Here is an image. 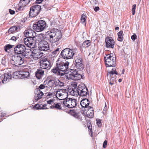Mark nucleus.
Instances as JSON below:
<instances>
[{"label": "nucleus", "mask_w": 149, "mask_h": 149, "mask_svg": "<svg viewBox=\"0 0 149 149\" xmlns=\"http://www.w3.org/2000/svg\"><path fill=\"white\" fill-rule=\"evenodd\" d=\"M77 85L76 82L72 84V89L69 91L71 95L75 96L79 95L84 97L89 95L88 89L84 84H80L78 86Z\"/></svg>", "instance_id": "1"}, {"label": "nucleus", "mask_w": 149, "mask_h": 149, "mask_svg": "<svg viewBox=\"0 0 149 149\" xmlns=\"http://www.w3.org/2000/svg\"><path fill=\"white\" fill-rule=\"evenodd\" d=\"M104 62L107 68H112V70L109 72V74L113 75L114 74H118L116 71V58L113 56V54H110L106 55L104 57Z\"/></svg>", "instance_id": "2"}, {"label": "nucleus", "mask_w": 149, "mask_h": 149, "mask_svg": "<svg viewBox=\"0 0 149 149\" xmlns=\"http://www.w3.org/2000/svg\"><path fill=\"white\" fill-rule=\"evenodd\" d=\"M69 64L68 62L65 63L62 61L58 62L56 63V66L52 70V72L61 76H64L66 74L69 72Z\"/></svg>", "instance_id": "3"}, {"label": "nucleus", "mask_w": 149, "mask_h": 149, "mask_svg": "<svg viewBox=\"0 0 149 149\" xmlns=\"http://www.w3.org/2000/svg\"><path fill=\"white\" fill-rule=\"evenodd\" d=\"M46 34L48 40L52 43L58 41L62 36L61 31L55 28L47 32Z\"/></svg>", "instance_id": "4"}, {"label": "nucleus", "mask_w": 149, "mask_h": 149, "mask_svg": "<svg viewBox=\"0 0 149 149\" xmlns=\"http://www.w3.org/2000/svg\"><path fill=\"white\" fill-rule=\"evenodd\" d=\"M76 48H66L61 52L60 55L65 60H69L72 58L74 55L77 52Z\"/></svg>", "instance_id": "5"}, {"label": "nucleus", "mask_w": 149, "mask_h": 149, "mask_svg": "<svg viewBox=\"0 0 149 149\" xmlns=\"http://www.w3.org/2000/svg\"><path fill=\"white\" fill-rule=\"evenodd\" d=\"M70 70V73L68 72L65 75L67 79L76 80H79L82 78L81 74L76 69H71Z\"/></svg>", "instance_id": "6"}, {"label": "nucleus", "mask_w": 149, "mask_h": 149, "mask_svg": "<svg viewBox=\"0 0 149 149\" xmlns=\"http://www.w3.org/2000/svg\"><path fill=\"white\" fill-rule=\"evenodd\" d=\"M47 27L45 22L42 20H39L33 26V29L37 32L42 31Z\"/></svg>", "instance_id": "7"}, {"label": "nucleus", "mask_w": 149, "mask_h": 149, "mask_svg": "<svg viewBox=\"0 0 149 149\" xmlns=\"http://www.w3.org/2000/svg\"><path fill=\"white\" fill-rule=\"evenodd\" d=\"M77 100L76 99L70 98H66L63 101V106L68 108H73L77 105Z\"/></svg>", "instance_id": "8"}, {"label": "nucleus", "mask_w": 149, "mask_h": 149, "mask_svg": "<svg viewBox=\"0 0 149 149\" xmlns=\"http://www.w3.org/2000/svg\"><path fill=\"white\" fill-rule=\"evenodd\" d=\"M24 58L21 55L18 54L15 56L14 58L10 61V63L13 65L18 66L22 64L24 62Z\"/></svg>", "instance_id": "9"}, {"label": "nucleus", "mask_w": 149, "mask_h": 149, "mask_svg": "<svg viewBox=\"0 0 149 149\" xmlns=\"http://www.w3.org/2000/svg\"><path fill=\"white\" fill-rule=\"evenodd\" d=\"M74 60L77 68L80 71L82 70L84 68V65L82 58L80 56H78L75 57Z\"/></svg>", "instance_id": "10"}, {"label": "nucleus", "mask_w": 149, "mask_h": 149, "mask_svg": "<svg viewBox=\"0 0 149 149\" xmlns=\"http://www.w3.org/2000/svg\"><path fill=\"white\" fill-rule=\"evenodd\" d=\"M25 44L28 47L34 48L36 44V38L34 36L33 37L26 38L24 39Z\"/></svg>", "instance_id": "11"}, {"label": "nucleus", "mask_w": 149, "mask_h": 149, "mask_svg": "<svg viewBox=\"0 0 149 149\" xmlns=\"http://www.w3.org/2000/svg\"><path fill=\"white\" fill-rule=\"evenodd\" d=\"M41 9V6L39 5L32 6L30 8L29 16L31 17H34L37 16L40 12Z\"/></svg>", "instance_id": "12"}, {"label": "nucleus", "mask_w": 149, "mask_h": 149, "mask_svg": "<svg viewBox=\"0 0 149 149\" xmlns=\"http://www.w3.org/2000/svg\"><path fill=\"white\" fill-rule=\"evenodd\" d=\"M25 46L22 44H19L16 45L14 48V51L15 53L17 54L22 55L24 51L25 50Z\"/></svg>", "instance_id": "13"}, {"label": "nucleus", "mask_w": 149, "mask_h": 149, "mask_svg": "<svg viewBox=\"0 0 149 149\" xmlns=\"http://www.w3.org/2000/svg\"><path fill=\"white\" fill-rule=\"evenodd\" d=\"M40 67L41 69H49L51 67L50 63L46 58L42 59L40 62Z\"/></svg>", "instance_id": "14"}, {"label": "nucleus", "mask_w": 149, "mask_h": 149, "mask_svg": "<svg viewBox=\"0 0 149 149\" xmlns=\"http://www.w3.org/2000/svg\"><path fill=\"white\" fill-rule=\"evenodd\" d=\"M39 47L41 51H47L49 50V47L47 42L44 40H41L39 42Z\"/></svg>", "instance_id": "15"}, {"label": "nucleus", "mask_w": 149, "mask_h": 149, "mask_svg": "<svg viewBox=\"0 0 149 149\" xmlns=\"http://www.w3.org/2000/svg\"><path fill=\"white\" fill-rule=\"evenodd\" d=\"M105 41L106 47L113 48L115 45V42L112 37H108L106 38Z\"/></svg>", "instance_id": "16"}, {"label": "nucleus", "mask_w": 149, "mask_h": 149, "mask_svg": "<svg viewBox=\"0 0 149 149\" xmlns=\"http://www.w3.org/2000/svg\"><path fill=\"white\" fill-rule=\"evenodd\" d=\"M63 92L65 94V98H66L68 97V91L66 89H59L57 91H56V97L57 98H58V96L59 97H61L62 99H60V100H63V101L64 100L65 97H63Z\"/></svg>", "instance_id": "17"}, {"label": "nucleus", "mask_w": 149, "mask_h": 149, "mask_svg": "<svg viewBox=\"0 0 149 149\" xmlns=\"http://www.w3.org/2000/svg\"><path fill=\"white\" fill-rule=\"evenodd\" d=\"M19 74L18 77L21 79H29L30 77V73L28 71H25L24 70H21L19 71Z\"/></svg>", "instance_id": "18"}, {"label": "nucleus", "mask_w": 149, "mask_h": 149, "mask_svg": "<svg viewBox=\"0 0 149 149\" xmlns=\"http://www.w3.org/2000/svg\"><path fill=\"white\" fill-rule=\"evenodd\" d=\"M35 93V100H33V102H35V101H37L41 99L44 94L43 93L39 88L36 89Z\"/></svg>", "instance_id": "19"}, {"label": "nucleus", "mask_w": 149, "mask_h": 149, "mask_svg": "<svg viewBox=\"0 0 149 149\" xmlns=\"http://www.w3.org/2000/svg\"><path fill=\"white\" fill-rule=\"evenodd\" d=\"M90 102L88 99H83L81 101L80 104L82 108H84L85 111H87V109H88L89 108L91 107L89 106Z\"/></svg>", "instance_id": "20"}, {"label": "nucleus", "mask_w": 149, "mask_h": 149, "mask_svg": "<svg viewBox=\"0 0 149 149\" xmlns=\"http://www.w3.org/2000/svg\"><path fill=\"white\" fill-rule=\"evenodd\" d=\"M1 78H3L2 80L3 83H6L8 82L11 78L12 75L10 73H6L0 77Z\"/></svg>", "instance_id": "21"}, {"label": "nucleus", "mask_w": 149, "mask_h": 149, "mask_svg": "<svg viewBox=\"0 0 149 149\" xmlns=\"http://www.w3.org/2000/svg\"><path fill=\"white\" fill-rule=\"evenodd\" d=\"M84 113H86L87 117L89 118H92L94 116L93 109L92 107H91L88 109H87L86 111L84 110Z\"/></svg>", "instance_id": "22"}, {"label": "nucleus", "mask_w": 149, "mask_h": 149, "mask_svg": "<svg viewBox=\"0 0 149 149\" xmlns=\"http://www.w3.org/2000/svg\"><path fill=\"white\" fill-rule=\"evenodd\" d=\"M41 68L38 69L35 72L36 76L38 79H40L44 74V71Z\"/></svg>", "instance_id": "23"}, {"label": "nucleus", "mask_w": 149, "mask_h": 149, "mask_svg": "<svg viewBox=\"0 0 149 149\" xmlns=\"http://www.w3.org/2000/svg\"><path fill=\"white\" fill-rule=\"evenodd\" d=\"M24 53L21 55L24 58H25L29 57L32 56V52L30 49H26L24 52Z\"/></svg>", "instance_id": "24"}, {"label": "nucleus", "mask_w": 149, "mask_h": 149, "mask_svg": "<svg viewBox=\"0 0 149 149\" xmlns=\"http://www.w3.org/2000/svg\"><path fill=\"white\" fill-rule=\"evenodd\" d=\"M40 52L39 50L34 49L32 52V56L35 58H39L41 56Z\"/></svg>", "instance_id": "25"}, {"label": "nucleus", "mask_w": 149, "mask_h": 149, "mask_svg": "<svg viewBox=\"0 0 149 149\" xmlns=\"http://www.w3.org/2000/svg\"><path fill=\"white\" fill-rule=\"evenodd\" d=\"M35 32L32 30H27L24 32V35L26 38L33 37V33Z\"/></svg>", "instance_id": "26"}, {"label": "nucleus", "mask_w": 149, "mask_h": 149, "mask_svg": "<svg viewBox=\"0 0 149 149\" xmlns=\"http://www.w3.org/2000/svg\"><path fill=\"white\" fill-rule=\"evenodd\" d=\"M46 82V83H47V85L48 86V88L49 87H52L54 86V85H55V79H50L48 81H45L44 82V83H45Z\"/></svg>", "instance_id": "27"}, {"label": "nucleus", "mask_w": 149, "mask_h": 149, "mask_svg": "<svg viewBox=\"0 0 149 149\" xmlns=\"http://www.w3.org/2000/svg\"><path fill=\"white\" fill-rule=\"evenodd\" d=\"M91 42L89 40H87L84 41L82 45V47L86 48L88 47L91 45Z\"/></svg>", "instance_id": "28"}, {"label": "nucleus", "mask_w": 149, "mask_h": 149, "mask_svg": "<svg viewBox=\"0 0 149 149\" xmlns=\"http://www.w3.org/2000/svg\"><path fill=\"white\" fill-rule=\"evenodd\" d=\"M19 27L15 26H13L10 28L8 30V33L10 34L13 33L14 31H17Z\"/></svg>", "instance_id": "29"}, {"label": "nucleus", "mask_w": 149, "mask_h": 149, "mask_svg": "<svg viewBox=\"0 0 149 149\" xmlns=\"http://www.w3.org/2000/svg\"><path fill=\"white\" fill-rule=\"evenodd\" d=\"M123 31H121L118 32L117 33L118 35V40L120 42H122L123 38Z\"/></svg>", "instance_id": "30"}, {"label": "nucleus", "mask_w": 149, "mask_h": 149, "mask_svg": "<svg viewBox=\"0 0 149 149\" xmlns=\"http://www.w3.org/2000/svg\"><path fill=\"white\" fill-rule=\"evenodd\" d=\"M64 84L63 82L60 81L59 79H55V86H59L61 87L64 86Z\"/></svg>", "instance_id": "31"}, {"label": "nucleus", "mask_w": 149, "mask_h": 149, "mask_svg": "<svg viewBox=\"0 0 149 149\" xmlns=\"http://www.w3.org/2000/svg\"><path fill=\"white\" fill-rule=\"evenodd\" d=\"M71 114L74 116V117L77 119H81L80 116L78 114L76 113L74 111H72V112H71Z\"/></svg>", "instance_id": "32"}, {"label": "nucleus", "mask_w": 149, "mask_h": 149, "mask_svg": "<svg viewBox=\"0 0 149 149\" xmlns=\"http://www.w3.org/2000/svg\"><path fill=\"white\" fill-rule=\"evenodd\" d=\"M110 77L111 78L109 80V84L111 85L114 84L116 82V79L111 75H110Z\"/></svg>", "instance_id": "33"}, {"label": "nucleus", "mask_w": 149, "mask_h": 149, "mask_svg": "<svg viewBox=\"0 0 149 149\" xmlns=\"http://www.w3.org/2000/svg\"><path fill=\"white\" fill-rule=\"evenodd\" d=\"M86 16L85 15L83 14L81 17V21L82 23L86 24Z\"/></svg>", "instance_id": "34"}, {"label": "nucleus", "mask_w": 149, "mask_h": 149, "mask_svg": "<svg viewBox=\"0 0 149 149\" xmlns=\"http://www.w3.org/2000/svg\"><path fill=\"white\" fill-rule=\"evenodd\" d=\"M42 104H36L35 106V107L37 109H47V108H43L42 107Z\"/></svg>", "instance_id": "35"}, {"label": "nucleus", "mask_w": 149, "mask_h": 149, "mask_svg": "<svg viewBox=\"0 0 149 149\" xmlns=\"http://www.w3.org/2000/svg\"><path fill=\"white\" fill-rule=\"evenodd\" d=\"M13 46V45L10 44L7 45L4 47V50L5 52H7V50L12 48Z\"/></svg>", "instance_id": "36"}, {"label": "nucleus", "mask_w": 149, "mask_h": 149, "mask_svg": "<svg viewBox=\"0 0 149 149\" xmlns=\"http://www.w3.org/2000/svg\"><path fill=\"white\" fill-rule=\"evenodd\" d=\"M50 108L51 109H54V108H56V109H58L60 110L61 109V106L59 105V103H56L54 106H51L50 107Z\"/></svg>", "instance_id": "37"}, {"label": "nucleus", "mask_w": 149, "mask_h": 149, "mask_svg": "<svg viewBox=\"0 0 149 149\" xmlns=\"http://www.w3.org/2000/svg\"><path fill=\"white\" fill-rule=\"evenodd\" d=\"M136 6V4H134L132 6V15H134L135 13V9Z\"/></svg>", "instance_id": "38"}, {"label": "nucleus", "mask_w": 149, "mask_h": 149, "mask_svg": "<svg viewBox=\"0 0 149 149\" xmlns=\"http://www.w3.org/2000/svg\"><path fill=\"white\" fill-rule=\"evenodd\" d=\"M45 87L46 88H48V86H45L44 85L41 84L39 86V89L40 90V89H42L45 88Z\"/></svg>", "instance_id": "39"}, {"label": "nucleus", "mask_w": 149, "mask_h": 149, "mask_svg": "<svg viewBox=\"0 0 149 149\" xmlns=\"http://www.w3.org/2000/svg\"><path fill=\"white\" fill-rule=\"evenodd\" d=\"M136 38L137 36L135 34H134L131 36V38L133 41H134L136 39Z\"/></svg>", "instance_id": "40"}, {"label": "nucleus", "mask_w": 149, "mask_h": 149, "mask_svg": "<svg viewBox=\"0 0 149 149\" xmlns=\"http://www.w3.org/2000/svg\"><path fill=\"white\" fill-rule=\"evenodd\" d=\"M97 124L98 127H101L102 125L101 121L100 119L97 120Z\"/></svg>", "instance_id": "41"}, {"label": "nucleus", "mask_w": 149, "mask_h": 149, "mask_svg": "<svg viewBox=\"0 0 149 149\" xmlns=\"http://www.w3.org/2000/svg\"><path fill=\"white\" fill-rule=\"evenodd\" d=\"M107 140H105L103 142V147L104 148H105L107 147Z\"/></svg>", "instance_id": "42"}, {"label": "nucleus", "mask_w": 149, "mask_h": 149, "mask_svg": "<svg viewBox=\"0 0 149 149\" xmlns=\"http://www.w3.org/2000/svg\"><path fill=\"white\" fill-rule=\"evenodd\" d=\"M45 3H44V4L43 5V6L44 7L46 8L47 7L46 5L48 4L49 0H45Z\"/></svg>", "instance_id": "43"}, {"label": "nucleus", "mask_w": 149, "mask_h": 149, "mask_svg": "<svg viewBox=\"0 0 149 149\" xmlns=\"http://www.w3.org/2000/svg\"><path fill=\"white\" fill-rule=\"evenodd\" d=\"M17 38L15 36H12L10 39L11 40H12L14 41H15L17 40Z\"/></svg>", "instance_id": "44"}, {"label": "nucleus", "mask_w": 149, "mask_h": 149, "mask_svg": "<svg viewBox=\"0 0 149 149\" xmlns=\"http://www.w3.org/2000/svg\"><path fill=\"white\" fill-rule=\"evenodd\" d=\"M9 12L11 15H13L15 14V11L11 9H9Z\"/></svg>", "instance_id": "45"}, {"label": "nucleus", "mask_w": 149, "mask_h": 149, "mask_svg": "<svg viewBox=\"0 0 149 149\" xmlns=\"http://www.w3.org/2000/svg\"><path fill=\"white\" fill-rule=\"evenodd\" d=\"M52 54L54 55V56L57 55L58 53L55 50L54 51L52 52Z\"/></svg>", "instance_id": "46"}, {"label": "nucleus", "mask_w": 149, "mask_h": 149, "mask_svg": "<svg viewBox=\"0 0 149 149\" xmlns=\"http://www.w3.org/2000/svg\"><path fill=\"white\" fill-rule=\"evenodd\" d=\"M107 108V107L106 105V103L105 102V106L104 107V108L103 109V113L104 112L105 113L106 112Z\"/></svg>", "instance_id": "47"}, {"label": "nucleus", "mask_w": 149, "mask_h": 149, "mask_svg": "<svg viewBox=\"0 0 149 149\" xmlns=\"http://www.w3.org/2000/svg\"><path fill=\"white\" fill-rule=\"evenodd\" d=\"M45 1V0H36V3L38 4L40 3L42 1Z\"/></svg>", "instance_id": "48"}, {"label": "nucleus", "mask_w": 149, "mask_h": 149, "mask_svg": "<svg viewBox=\"0 0 149 149\" xmlns=\"http://www.w3.org/2000/svg\"><path fill=\"white\" fill-rule=\"evenodd\" d=\"M100 10V8L98 6L95 7L94 8V10L95 12H97Z\"/></svg>", "instance_id": "49"}, {"label": "nucleus", "mask_w": 149, "mask_h": 149, "mask_svg": "<svg viewBox=\"0 0 149 149\" xmlns=\"http://www.w3.org/2000/svg\"><path fill=\"white\" fill-rule=\"evenodd\" d=\"M53 101V100L51 99L47 101V104H50L52 103V102Z\"/></svg>", "instance_id": "50"}, {"label": "nucleus", "mask_w": 149, "mask_h": 149, "mask_svg": "<svg viewBox=\"0 0 149 149\" xmlns=\"http://www.w3.org/2000/svg\"><path fill=\"white\" fill-rule=\"evenodd\" d=\"M94 3L95 5H97L99 3L98 0H94Z\"/></svg>", "instance_id": "51"}, {"label": "nucleus", "mask_w": 149, "mask_h": 149, "mask_svg": "<svg viewBox=\"0 0 149 149\" xmlns=\"http://www.w3.org/2000/svg\"><path fill=\"white\" fill-rule=\"evenodd\" d=\"M53 95V93L51 92H49L47 96H52Z\"/></svg>", "instance_id": "52"}, {"label": "nucleus", "mask_w": 149, "mask_h": 149, "mask_svg": "<svg viewBox=\"0 0 149 149\" xmlns=\"http://www.w3.org/2000/svg\"><path fill=\"white\" fill-rule=\"evenodd\" d=\"M89 134L92 137L93 135V132L92 130H90V131H89Z\"/></svg>", "instance_id": "53"}, {"label": "nucleus", "mask_w": 149, "mask_h": 149, "mask_svg": "<svg viewBox=\"0 0 149 149\" xmlns=\"http://www.w3.org/2000/svg\"><path fill=\"white\" fill-rule=\"evenodd\" d=\"M59 50V48H57L55 50L58 53Z\"/></svg>", "instance_id": "54"}, {"label": "nucleus", "mask_w": 149, "mask_h": 149, "mask_svg": "<svg viewBox=\"0 0 149 149\" xmlns=\"http://www.w3.org/2000/svg\"><path fill=\"white\" fill-rule=\"evenodd\" d=\"M46 105L45 104H42V107H43V108H45V107H46Z\"/></svg>", "instance_id": "55"}, {"label": "nucleus", "mask_w": 149, "mask_h": 149, "mask_svg": "<svg viewBox=\"0 0 149 149\" xmlns=\"http://www.w3.org/2000/svg\"><path fill=\"white\" fill-rule=\"evenodd\" d=\"M119 29V28L118 26H117L115 28V29L116 30H118Z\"/></svg>", "instance_id": "56"}, {"label": "nucleus", "mask_w": 149, "mask_h": 149, "mask_svg": "<svg viewBox=\"0 0 149 149\" xmlns=\"http://www.w3.org/2000/svg\"><path fill=\"white\" fill-rule=\"evenodd\" d=\"M118 82H121L122 81V79H118Z\"/></svg>", "instance_id": "57"}, {"label": "nucleus", "mask_w": 149, "mask_h": 149, "mask_svg": "<svg viewBox=\"0 0 149 149\" xmlns=\"http://www.w3.org/2000/svg\"><path fill=\"white\" fill-rule=\"evenodd\" d=\"M88 127V129H89L90 130H92L91 127L90 126H89Z\"/></svg>", "instance_id": "58"}, {"label": "nucleus", "mask_w": 149, "mask_h": 149, "mask_svg": "<svg viewBox=\"0 0 149 149\" xmlns=\"http://www.w3.org/2000/svg\"><path fill=\"white\" fill-rule=\"evenodd\" d=\"M81 76H82V78H81L80 79H81V78H82V79H83V78H83V77H84V75H81Z\"/></svg>", "instance_id": "59"}, {"label": "nucleus", "mask_w": 149, "mask_h": 149, "mask_svg": "<svg viewBox=\"0 0 149 149\" xmlns=\"http://www.w3.org/2000/svg\"><path fill=\"white\" fill-rule=\"evenodd\" d=\"M65 92H64V93L63 92V94H63V96H65V95H65Z\"/></svg>", "instance_id": "60"}, {"label": "nucleus", "mask_w": 149, "mask_h": 149, "mask_svg": "<svg viewBox=\"0 0 149 149\" xmlns=\"http://www.w3.org/2000/svg\"><path fill=\"white\" fill-rule=\"evenodd\" d=\"M124 70H123V72H122V74H123L124 73Z\"/></svg>", "instance_id": "61"}, {"label": "nucleus", "mask_w": 149, "mask_h": 149, "mask_svg": "<svg viewBox=\"0 0 149 149\" xmlns=\"http://www.w3.org/2000/svg\"><path fill=\"white\" fill-rule=\"evenodd\" d=\"M65 97V96H63V97ZM66 99V98H64V99Z\"/></svg>", "instance_id": "62"}, {"label": "nucleus", "mask_w": 149, "mask_h": 149, "mask_svg": "<svg viewBox=\"0 0 149 149\" xmlns=\"http://www.w3.org/2000/svg\"><path fill=\"white\" fill-rule=\"evenodd\" d=\"M3 116H2V115H1V117H3Z\"/></svg>", "instance_id": "63"}]
</instances>
